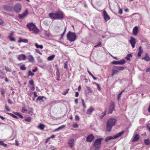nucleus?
Instances as JSON below:
<instances>
[{
  "mask_svg": "<svg viewBox=\"0 0 150 150\" xmlns=\"http://www.w3.org/2000/svg\"><path fill=\"white\" fill-rule=\"evenodd\" d=\"M106 112V109H105V111L102 113V115L99 117L100 119H102L103 118V117L105 115Z\"/></svg>",
  "mask_w": 150,
  "mask_h": 150,
  "instance_id": "nucleus-29",
  "label": "nucleus"
},
{
  "mask_svg": "<svg viewBox=\"0 0 150 150\" xmlns=\"http://www.w3.org/2000/svg\"><path fill=\"white\" fill-rule=\"evenodd\" d=\"M45 127V125L41 124H40L39 125L38 127V128L40 129L41 130L43 131Z\"/></svg>",
  "mask_w": 150,
  "mask_h": 150,
  "instance_id": "nucleus-23",
  "label": "nucleus"
},
{
  "mask_svg": "<svg viewBox=\"0 0 150 150\" xmlns=\"http://www.w3.org/2000/svg\"><path fill=\"white\" fill-rule=\"evenodd\" d=\"M64 15L63 12L60 11H56L55 13H51L48 14L49 17L53 19H62L64 18Z\"/></svg>",
  "mask_w": 150,
  "mask_h": 150,
  "instance_id": "nucleus-1",
  "label": "nucleus"
},
{
  "mask_svg": "<svg viewBox=\"0 0 150 150\" xmlns=\"http://www.w3.org/2000/svg\"><path fill=\"white\" fill-rule=\"evenodd\" d=\"M102 45L101 42H99L98 44L97 45H95L94 46V47H99V46H101Z\"/></svg>",
  "mask_w": 150,
  "mask_h": 150,
  "instance_id": "nucleus-49",
  "label": "nucleus"
},
{
  "mask_svg": "<svg viewBox=\"0 0 150 150\" xmlns=\"http://www.w3.org/2000/svg\"><path fill=\"white\" fill-rule=\"evenodd\" d=\"M38 68L37 67H35L34 69H33L32 70V71L33 72H35L36 71L38 70Z\"/></svg>",
  "mask_w": 150,
  "mask_h": 150,
  "instance_id": "nucleus-64",
  "label": "nucleus"
},
{
  "mask_svg": "<svg viewBox=\"0 0 150 150\" xmlns=\"http://www.w3.org/2000/svg\"><path fill=\"white\" fill-rule=\"evenodd\" d=\"M27 27L32 33L37 34L40 32L39 30L37 28L35 24L33 23H28L27 25Z\"/></svg>",
  "mask_w": 150,
  "mask_h": 150,
  "instance_id": "nucleus-3",
  "label": "nucleus"
},
{
  "mask_svg": "<svg viewBox=\"0 0 150 150\" xmlns=\"http://www.w3.org/2000/svg\"><path fill=\"white\" fill-rule=\"evenodd\" d=\"M132 57V55L131 54H128L127 56L125 57V59L127 60H130V57Z\"/></svg>",
  "mask_w": 150,
  "mask_h": 150,
  "instance_id": "nucleus-27",
  "label": "nucleus"
},
{
  "mask_svg": "<svg viewBox=\"0 0 150 150\" xmlns=\"http://www.w3.org/2000/svg\"><path fill=\"white\" fill-rule=\"evenodd\" d=\"M55 57V56L54 55H51L48 57L47 59L48 61L52 60L54 59Z\"/></svg>",
  "mask_w": 150,
  "mask_h": 150,
  "instance_id": "nucleus-28",
  "label": "nucleus"
},
{
  "mask_svg": "<svg viewBox=\"0 0 150 150\" xmlns=\"http://www.w3.org/2000/svg\"><path fill=\"white\" fill-rule=\"evenodd\" d=\"M119 64L122 65L125 64L126 62L125 60L124 59H122L118 61Z\"/></svg>",
  "mask_w": 150,
  "mask_h": 150,
  "instance_id": "nucleus-24",
  "label": "nucleus"
},
{
  "mask_svg": "<svg viewBox=\"0 0 150 150\" xmlns=\"http://www.w3.org/2000/svg\"><path fill=\"white\" fill-rule=\"evenodd\" d=\"M139 31V29L137 26H135L133 28L132 30V33L134 35L136 36L137 35Z\"/></svg>",
  "mask_w": 150,
  "mask_h": 150,
  "instance_id": "nucleus-13",
  "label": "nucleus"
},
{
  "mask_svg": "<svg viewBox=\"0 0 150 150\" xmlns=\"http://www.w3.org/2000/svg\"><path fill=\"white\" fill-rule=\"evenodd\" d=\"M69 90V88H67V89L66 91H64L62 93V94L63 95H66L68 93V91Z\"/></svg>",
  "mask_w": 150,
  "mask_h": 150,
  "instance_id": "nucleus-46",
  "label": "nucleus"
},
{
  "mask_svg": "<svg viewBox=\"0 0 150 150\" xmlns=\"http://www.w3.org/2000/svg\"><path fill=\"white\" fill-rule=\"evenodd\" d=\"M44 96H39L38 97V98H37V100H42L43 98H44Z\"/></svg>",
  "mask_w": 150,
  "mask_h": 150,
  "instance_id": "nucleus-45",
  "label": "nucleus"
},
{
  "mask_svg": "<svg viewBox=\"0 0 150 150\" xmlns=\"http://www.w3.org/2000/svg\"><path fill=\"white\" fill-rule=\"evenodd\" d=\"M118 13L120 14H122V9L119 8Z\"/></svg>",
  "mask_w": 150,
  "mask_h": 150,
  "instance_id": "nucleus-58",
  "label": "nucleus"
},
{
  "mask_svg": "<svg viewBox=\"0 0 150 150\" xmlns=\"http://www.w3.org/2000/svg\"><path fill=\"white\" fill-rule=\"evenodd\" d=\"M31 118L30 117H27L24 119L26 122H30L31 121Z\"/></svg>",
  "mask_w": 150,
  "mask_h": 150,
  "instance_id": "nucleus-34",
  "label": "nucleus"
},
{
  "mask_svg": "<svg viewBox=\"0 0 150 150\" xmlns=\"http://www.w3.org/2000/svg\"><path fill=\"white\" fill-rule=\"evenodd\" d=\"M124 131H122V132L118 133L114 136V138L116 139L119 137H120L121 135H122L124 133Z\"/></svg>",
  "mask_w": 150,
  "mask_h": 150,
  "instance_id": "nucleus-22",
  "label": "nucleus"
},
{
  "mask_svg": "<svg viewBox=\"0 0 150 150\" xmlns=\"http://www.w3.org/2000/svg\"><path fill=\"white\" fill-rule=\"evenodd\" d=\"M6 113H7V114L11 115V116H12L13 118H16V119H17L18 118V117L16 116V115H14L13 114L11 113H10L9 112H7Z\"/></svg>",
  "mask_w": 150,
  "mask_h": 150,
  "instance_id": "nucleus-33",
  "label": "nucleus"
},
{
  "mask_svg": "<svg viewBox=\"0 0 150 150\" xmlns=\"http://www.w3.org/2000/svg\"><path fill=\"white\" fill-rule=\"evenodd\" d=\"M124 90L122 91L118 95L117 97V99L118 100H119L121 97V96L122 94V93L124 91Z\"/></svg>",
  "mask_w": 150,
  "mask_h": 150,
  "instance_id": "nucleus-42",
  "label": "nucleus"
},
{
  "mask_svg": "<svg viewBox=\"0 0 150 150\" xmlns=\"http://www.w3.org/2000/svg\"><path fill=\"white\" fill-rule=\"evenodd\" d=\"M144 142L146 145H149L150 144V140L148 138L145 139L144 140Z\"/></svg>",
  "mask_w": 150,
  "mask_h": 150,
  "instance_id": "nucleus-25",
  "label": "nucleus"
},
{
  "mask_svg": "<svg viewBox=\"0 0 150 150\" xmlns=\"http://www.w3.org/2000/svg\"><path fill=\"white\" fill-rule=\"evenodd\" d=\"M29 83L31 85H33L34 84V81L32 80H30L29 81Z\"/></svg>",
  "mask_w": 150,
  "mask_h": 150,
  "instance_id": "nucleus-52",
  "label": "nucleus"
},
{
  "mask_svg": "<svg viewBox=\"0 0 150 150\" xmlns=\"http://www.w3.org/2000/svg\"><path fill=\"white\" fill-rule=\"evenodd\" d=\"M68 67V65L67 63H65L64 64V68L66 69Z\"/></svg>",
  "mask_w": 150,
  "mask_h": 150,
  "instance_id": "nucleus-62",
  "label": "nucleus"
},
{
  "mask_svg": "<svg viewBox=\"0 0 150 150\" xmlns=\"http://www.w3.org/2000/svg\"><path fill=\"white\" fill-rule=\"evenodd\" d=\"M101 144V139H98L95 140L93 144L95 150H99L100 149Z\"/></svg>",
  "mask_w": 150,
  "mask_h": 150,
  "instance_id": "nucleus-6",
  "label": "nucleus"
},
{
  "mask_svg": "<svg viewBox=\"0 0 150 150\" xmlns=\"http://www.w3.org/2000/svg\"><path fill=\"white\" fill-rule=\"evenodd\" d=\"M142 59L146 62H149L150 60V57L147 53L145 54V56L142 58Z\"/></svg>",
  "mask_w": 150,
  "mask_h": 150,
  "instance_id": "nucleus-15",
  "label": "nucleus"
},
{
  "mask_svg": "<svg viewBox=\"0 0 150 150\" xmlns=\"http://www.w3.org/2000/svg\"><path fill=\"white\" fill-rule=\"evenodd\" d=\"M81 100H82V104L83 106L84 107V108H86V105L85 104V103H84V100H83V99H81Z\"/></svg>",
  "mask_w": 150,
  "mask_h": 150,
  "instance_id": "nucleus-51",
  "label": "nucleus"
},
{
  "mask_svg": "<svg viewBox=\"0 0 150 150\" xmlns=\"http://www.w3.org/2000/svg\"><path fill=\"white\" fill-rule=\"evenodd\" d=\"M33 108H29V110L28 112V114H30L33 112Z\"/></svg>",
  "mask_w": 150,
  "mask_h": 150,
  "instance_id": "nucleus-38",
  "label": "nucleus"
},
{
  "mask_svg": "<svg viewBox=\"0 0 150 150\" xmlns=\"http://www.w3.org/2000/svg\"><path fill=\"white\" fill-rule=\"evenodd\" d=\"M0 145L4 147H6L7 146V144L4 143L3 141H0Z\"/></svg>",
  "mask_w": 150,
  "mask_h": 150,
  "instance_id": "nucleus-43",
  "label": "nucleus"
},
{
  "mask_svg": "<svg viewBox=\"0 0 150 150\" xmlns=\"http://www.w3.org/2000/svg\"><path fill=\"white\" fill-rule=\"evenodd\" d=\"M66 28H65L64 31L63 32V33L61 35V36L60 38V39H61L63 38V37L64 36V35L65 33L66 32Z\"/></svg>",
  "mask_w": 150,
  "mask_h": 150,
  "instance_id": "nucleus-39",
  "label": "nucleus"
},
{
  "mask_svg": "<svg viewBox=\"0 0 150 150\" xmlns=\"http://www.w3.org/2000/svg\"><path fill=\"white\" fill-rule=\"evenodd\" d=\"M22 6L20 4L17 3L15 4L14 6L15 11L17 13H19L21 10Z\"/></svg>",
  "mask_w": 150,
  "mask_h": 150,
  "instance_id": "nucleus-8",
  "label": "nucleus"
},
{
  "mask_svg": "<svg viewBox=\"0 0 150 150\" xmlns=\"http://www.w3.org/2000/svg\"><path fill=\"white\" fill-rule=\"evenodd\" d=\"M20 69L22 70H25L26 69V67L25 64H23L20 67Z\"/></svg>",
  "mask_w": 150,
  "mask_h": 150,
  "instance_id": "nucleus-37",
  "label": "nucleus"
},
{
  "mask_svg": "<svg viewBox=\"0 0 150 150\" xmlns=\"http://www.w3.org/2000/svg\"><path fill=\"white\" fill-rule=\"evenodd\" d=\"M28 42V40L27 39H22V42L25 43H27Z\"/></svg>",
  "mask_w": 150,
  "mask_h": 150,
  "instance_id": "nucleus-57",
  "label": "nucleus"
},
{
  "mask_svg": "<svg viewBox=\"0 0 150 150\" xmlns=\"http://www.w3.org/2000/svg\"><path fill=\"white\" fill-rule=\"evenodd\" d=\"M8 103L11 104L13 103V102L12 100L10 99H8Z\"/></svg>",
  "mask_w": 150,
  "mask_h": 150,
  "instance_id": "nucleus-59",
  "label": "nucleus"
},
{
  "mask_svg": "<svg viewBox=\"0 0 150 150\" xmlns=\"http://www.w3.org/2000/svg\"><path fill=\"white\" fill-rule=\"evenodd\" d=\"M14 113L16 115H17L18 117H19L21 119H23V116L20 114L18 112H16Z\"/></svg>",
  "mask_w": 150,
  "mask_h": 150,
  "instance_id": "nucleus-36",
  "label": "nucleus"
},
{
  "mask_svg": "<svg viewBox=\"0 0 150 150\" xmlns=\"http://www.w3.org/2000/svg\"><path fill=\"white\" fill-rule=\"evenodd\" d=\"M94 110V109L92 107H91L87 110L86 114L88 115L91 114L92 112Z\"/></svg>",
  "mask_w": 150,
  "mask_h": 150,
  "instance_id": "nucleus-21",
  "label": "nucleus"
},
{
  "mask_svg": "<svg viewBox=\"0 0 150 150\" xmlns=\"http://www.w3.org/2000/svg\"><path fill=\"white\" fill-rule=\"evenodd\" d=\"M103 14L104 19L106 22L110 19V17L105 10L103 11Z\"/></svg>",
  "mask_w": 150,
  "mask_h": 150,
  "instance_id": "nucleus-10",
  "label": "nucleus"
},
{
  "mask_svg": "<svg viewBox=\"0 0 150 150\" xmlns=\"http://www.w3.org/2000/svg\"><path fill=\"white\" fill-rule=\"evenodd\" d=\"M147 127L149 130L150 131V124L148 123L147 125Z\"/></svg>",
  "mask_w": 150,
  "mask_h": 150,
  "instance_id": "nucleus-63",
  "label": "nucleus"
},
{
  "mask_svg": "<svg viewBox=\"0 0 150 150\" xmlns=\"http://www.w3.org/2000/svg\"><path fill=\"white\" fill-rule=\"evenodd\" d=\"M86 88L87 89L88 91V92L89 93H92L93 92V91L91 90V89L89 87L87 86Z\"/></svg>",
  "mask_w": 150,
  "mask_h": 150,
  "instance_id": "nucleus-44",
  "label": "nucleus"
},
{
  "mask_svg": "<svg viewBox=\"0 0 150 150\" xmlns=\"http://www.w3.org/2000/svg\"><path fill=\"white\" fill-rule=\"evenodd\" d=\"M8 38L11 41H15V39L13 37V36H9Z\"/></svg>",
  "mask_w": 150,
  "mask_h": 150,
  "instance_id": "nucleus-35",
  "label": "nucleus"
},
{
  "mask_svg": "<svg viewBox=\"0 0 150 150\" xmlns=\"http://www.w3.org/2000/svg\"><path fill=\"white\" fill-rule=\"evenodd\" d=\"M117 120L114 118H110L108 119L107 122L106 130L110 132L112 130V127L114 126Z\"/></svg>",
  "mask_w": 150,
  "mask_h": 150,
  "instance_id": "nucleus-2",
  "label": "nucleus"
},
{
  "mask_svg": "<svg viewBox=\"0 0 150 150\" xmlns=\"http://www.w3.org/2000/svg\"><path fill=\"white\" fill-rule=\"evenodd\" d=\"M5 69L6 71H8L10 72L11 71V69L10 68H9V67H5Z\"/></svg>",
  "mask_w": 150,
  "mask_h": 150,
  "instance_id": "nucleus-50",
  "label": "nucleus"
},
{
  "mask_svg": "<svg viewBox=\"0 0 150 150\" xmlns=\"http://www.w3.org/2000/svg\"><path fill=\"white\" fill-rule=\"evenodd\" d=\"M35 47L37 48H40L42 49L43 48V46L42 45H38L37 43H36L35 44Z\"/></svg>",
  "mask_w": 150,
  "mask_h": 150,
  "instance_id": "nucleus-32",
  "label": "nucleus"
},
{
  "mask_svg": "<svg viewBox=\"0 0 150 150\" xmlns=\"http://www.w3.org/2000/svg\"><path fill=\"white\" fill-rule=\"evenodd\" d=\"M26 56L23 54H21L19 55L18 57V59L19 61L25 60L26 59Z\"/></svg>",
  "mask_w": 150,
  "mask_h": 150,
  "instance_id": "nucleus-14",
  "label": "nucleus"
},
{
  "mask_svg": "<svg viewBox=\"0 0 150 150\" xmlns=\"http://www.w3.org/2000/svg\"><path fill=\"white\" fill-rule=\"evenodd\" d=\"M4 9L8 11H11L12 9L11 7L8 6H4Z\"/></svg>",
  "mask_w": 150,
  "mask_h": 150,
  "instance_id": "nucleus-20",
  "label": "nucleus"
},
{
  "mask_svg": "<svg viewBox=\"0 0 150 150\" xmlns=\"http://www.w3.org/2000/svg\"><path fill=\"white\" fill-rule=\"evenodd\" d=\"M0 92L1 94L3 96H4L5 93V90L4 88H1L0 89Z\"/></svg>",
  "mask_w": 150,
  "mask_h": 150,
  "instance_id": "nucleus-40",
  "label": "nucleus"
},
{
  "mask_svg": "<svg viewBox=\"0 0 150 150\" xmlns=\"http://www.w3.org/2000/svg\"><path fill=\"white\" fill-rule=\"evenodd\" d=\"M4 21L2 19L0 18V25H2L4 24Z\"/></svg>",
  "mask_w": 150,
  "mask_h": 150,
  "instance_id": "nucleus-61",
  "label": "nucleus"
},
{
  "mask_svg": "<svg viewBox=\"0 0 150 150\" xmlns=\"http://www.w3.org/2000/svg\"><path fill=\"white\" fill-rule=\"evenodd\" d=\"M125 67L120 66H114L112 70V74L111 76L112 77L115 74H117L120 71L123 70Z\"/></svg>",
  "mask_w": 150,
  "mask_h": 150,
  "instance_id": "nucleus-4",
  "label": "nucleus"
},
{
  "mask_svg": "<svg viewBox=\"0 0 150 150\" xmlns=\"http://www.w3.org/2000/svg\"><path fill=\"white\" fill-rule=\"evenodd\" d=\"M28 59L29 61L31 63H33L35 62L34 58L31 55H28Z\"/></svg>",
  "mask_w": 150,
  "mask_h": 150,
  "instance_id": "nucleus-18",
  "label": "nucleus"
},
{
  "mask_svg": "<svg viewBox=\"0 0 150 150\" xmlns=\"http://www.w3.org/2000/svg\"><path fill=\"white\" fill-rule=\"evenodd\" d=\"M78 126V124L77 123H75L73 125V127L74 128H77Z\"/></svg>",
  "mask_w": 150,
  "mask_h": 150,
  "instance_id": "nucleus-56",
  "label": "nucleus"
},
{
  "mask_svg": "<svg viewBox=\"0 0 150 150\" xmlns=\"http://www.w3.org/2000/svg\"><path fill=\"white\" fill-rule=\"evenodd\" d=\"M65 125H62V126L59 127L57 128L54 130V132H56V131H58L60 129H62V128H64L65 127Z\"/></svg>",
  "mask_w": 150,
  "mask_h": 150,
  "instance_id": "nucleus-26",
  "label": "nucleus"
},
{
  "mask_svg": "<svg viewBox=\"0 0 150 150\" xmlns=\"http://www.w3.org/2000/svg\"><path fill=\"white\" fill-rule=\"evenodd\" d=\"M94 84L96 85L97 86V87L98 88L99 91H100L101 90V88L100 86L99 85V84L96 83H94Z\"/></svg>",
  "mask_w": 150,
  "mask_h": 150,
  "instance_id": "nucleus-55",
  "label": "nucleus"
},
{
  "mask_svg": "<svg viewBox=\"0 0 150 150\" xmlns=\"http://www.w3.org/2000/svg\"><path fill=\"white\" fill-rule=\"evenodd\" d=\"M28 75L29 76H33L34 75V73L32 72L31 70H29L28 72Z\"/></svg>",
  "mask_w": 150,
  "mask_h": 150,
  "instance_id": "nucleus-41",
  "label": "nucleus"
},
{
  "mask_svg": "<svg viewBox=\"0 0 150 150\" xmlns=\"http://www.w3.org/2000/svg\"><path fill=\"white\" fill-rule=\"evenodd\" d=\"M143 52V50L141 46H140L139 48L138 51L137 53V56L140 57L141 56V54Z\"/></svg>",
  "mask_w": 150,
  "mask_h": 150,
  "instance_id": "nucleus-19",
  "label": "nucleus"
},
{
  "mask_svg": "<svg viewBox=\"0 0 150 150\" xmlns=\"http://www.w3.org/2000/svg\"><path fill=\"white\" fill-rule=\"evenodd\" d=\"M74 140L73 139H69L68 142V144L69 146L71 148L74 145Z\"/></svg>",
  "mask_w": 150,
  "mask_h": 150,
  "instance_id": "nucleus-16",
  "label": "nucleus"
},
{
  "mask_svg": "<svg viewBox=\"0 0 150 150\" xmlns=\"http://www.w3.org/2000/svg\"><path fill=\"white\" fill-rule=\"evenodd\" d=\"M67 40L70 42H74L76 39V35L74 33L69 31L67 35Z\"/></svg>",
  "mask_w": 150,
  "mask_h": 150,
  "instance_id": "nucleus-5",
  "label": "nucleus"
},
{
  "mask_svg": "<svg viewBox=\"0 0 150 150\" xmlns=\"http://www.w3.org/2000/svg\"><path fill=\"white\" fill-rule=\"evenodd\" d=\"M140 138L138 135L137 134H136L134 135L132 142H134L137 141Z\"/></svg>",
  "mask_w": 150,
  "mask_h": 150,
  "instance_id": "nucleus-17",
  "label": "nucleus"
},
{
  "mask_svg": "<svg viewBox=\"0 0 150 150\" xmlns=\"http://www.w3.org/2000/svg\"><path fill=\"white\" fill-rule=\"evenodd\" d=\"M33 92H32V91H30L29 93H28V95L30 97H31V96L33 95Z\"/></svg>",
  "mask_w": 150,
  "mask_h": 150,
  "instance_id": "nucleus-60",
  "label": "nucleus"
},
{
  "mask_svg": "<svg viewBox=\"0 0 150 150\" xmlns=\"http://www.w3.org/2000/svg\"><path fill=\"white\" fill-rule=\"evenodd\" d=\"M115 103L114 102L111 101L110 102V105L109 106L108 110V114H111L112 113L113 111L115 109Z\"/></svg>",
  "mask_w": 150,
  "mask_h": 150,
  "instance_id": "nucleus-7",
  "label": "nucleus"
},
{
  "mask_svg": "<svg viewBox=\"0 0 150 150\" xmlns=\"http://www.w3.org/2000/svg\"><path fill=\"white\" fill-rule=\"evenodd\" d=\"M5 108L6 110L8 111H10V109H9L8 107L6 105H5Z\"/></svg>",
  "mask_w": 150,
  "mask_h": 150,
  "instance_id": "nucleus-54",
  "label": "nucleus"
},
{
  "mask_svg": "<svg viewBox=\"0 0 150 150\" xmlns=\"http://www.w3.org/2000/svg\"><path fill=\"white\" fill-rule=\"evenodd\" d=\"M129 42L132 45V48H134L135 47V45L136 43V39L132 37H131Z\"/></svg>",
  "mask_w": 150,
  "mask_h": 150,
  "instance_id": "nucleus-9",
  "label": "nucleus"
},
{
  "mask_svg": "<svg viewBox=\"0 0 150 150\" xmlns=\"http://www.w3.org/2000/svg\"><path fill=\"white\" fill-rule=\"evenodd\" d=\"M56 74L57 76H60V73L59 72V69L58 68L57 69V71Z\"/></svg>",
  "mask_w": 150,
  "mask_h": 150,
  "instance_id": "nucleus-47",
  "label": "nucleus"
},
{
  "mask_svg": "<svg viewBox=\"0 0 150 150\" xmlns=\"http://www.w3.org/2000/svg\"><path fill=\"white\" fill-rule=\"evenodd\" d=\"M114 137H112L111 136H109L106 137L105 139V141L106 142H108L109 140L112 139H114Z\"/></svg>",
  "mask_w": 150,
  "mask_h": 150,
  "instance_id": "nucleus-30",
  "label": "nucleus"
},
{
  "mask_svg": "<svg viewBox=\"0 0 150 150\" xmlns=\"http://www.w3.org/2000/svg\"><path fill=\"white\" fill-rule=\"evenodd\" d=\"M27 111V110L26 109V107L25 106H23L22 107L21 112L23 113H25V112Z\"/></svg>",
  "mask_w": 150,
  "mask_h": 150,
  "instance_id": "nucleus-31",
  "label": "nucleus"
},
{
  "mask_svg": "<svg viewBox=\"0 0 150 150\" xmlns=\"http://www.w3.org/2000/svg\"><path fill=\"white\" fill-rule=\"evenodd\" d=\"M28 10H26L23 13L19 14L18 15V17L20 18H23L24 17H25L26 16L28 15Z\"/></svg>",
  "mask_w": 150,
  "mask_h": 150,
  "instance_id": "nucleus-11",
  "label": "nucleus"
},
{
  "mask_svg": "<svg viewBox=\"0 0 150 150\" xmlns=\"http://www.w3.org/2000/svg\"><path fill=\"white\" fill-rule=\"evenodd\" d=\"M112 64H119L118 61H113L112 62Z\"/></svg>",
  "mask_w": 150,
  "mask_h": 150,
  "instance_id": "nucleus-48",
  "label": "nucleus"
},
{
  "mask_svg": "<svg viewBox=\"0 0 150 150\" xmlns=\"http://www.w3.org/2000/svg\"><path fill=\"white\" fill-rule=\"evenodd\" d=\"M94 139V136L92 134H91L87 136L86 138V141L87 142H91Z\"/></svg>",
  "mask_w": 150,
  "mask_h": 150,
  "instance_id": "nucleus-12",
  "label": "nucleus"
},
{
  "mask_svg": "<svg viewBox=\"0 0 150 150\" xmlns=\"http://www.w3.org/2000/svg\"><path fill=\"white\" fill-rule=\"evenodd\" d=\"M75 120L76 121L79 120V117L77 115H76L75 116Z\"/></svg>",
  "mask_w": 150,
  "mask_h": 150,
  "instance_id": "nucleus-53",
  "label": "nucleus"
}]
</instances>
